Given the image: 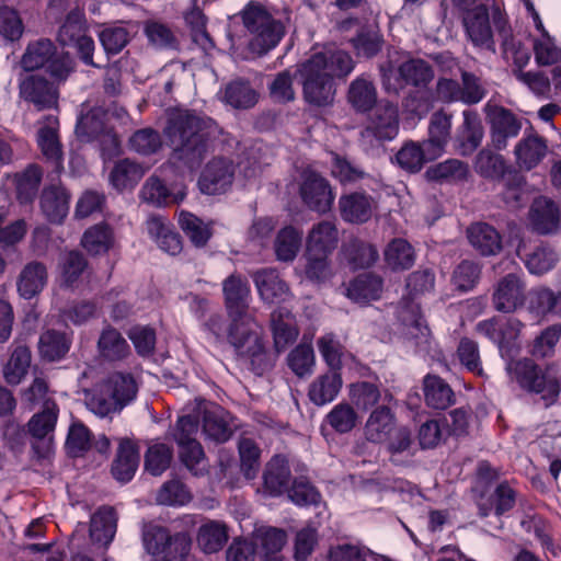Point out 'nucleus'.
Wrapping results in <instances>:
<instances>
[{"label": "nucleus", "instance_id": "0e129e2a", "mask_svg": "<svg viewBox=\"0 0 561 561\" xmlns=\"http://www.w3.org/2000/svg\"><path fill=\"white\" fill-rule=\"evenodd\" d=\"M87 266L88 261L79 251H69L62 255L59 262L61 284L66 287L75 286Z\"/></svg>", "mask_w": 561, "mask_h": 561}, {"label": "nucleus", "instance_id": "4468645a", "mask_svg": "<svg viewBox=\"0 0 561 561\" xmlns=\"http://www.w3.org/2000/svg\"><path fill=\"white\" fill-rule=\"evenodd\" d=\"M20 96L37 110L53 108L58 103V88L46 78L31 75L19 84Z\"/></svg>", "mask_w": 561, "mask_h": 561}, {"label": "nucleus", "instance_id": "cd10ccee", "mask_svg": "<svg viewBox=\"0 0 561 561\" xmlns=\"http://www.w3.org/2000/svg\"><path fill=\"white\" fill-rule=\"evenodd\" d=\"M467 238L472 248L483 256L496 255L502 250V237L489 224H472L467 230Z\"/></svg>", "mask_w": 561, "mask_h": 561}, {"label": "nucleus", "instance_id": "c756f323", "mask_svg": "<svg viewBox=\"0 0 561 561\" xmlns=\"http://www.w3.org/2000/svg\"><path fill=\"white\" fill-rule=\"evenodd\" d=\"M339 231L336 226L328 220L314 225L307 237L309 255H330L337 247Z\"/></svg>", "mask_w": 561, "mask_h": 561}, {"label": "nucleus", "instance_id": "774afa93", "mask_svg": "<svg viewBox=\"0 0 561 561\" xmlns=\"http://www.w3.org/2000/svg\"><path fill=\"white\" fill-rule=\"evenodd\" d=\"M329 425L337 433H350L358 423V414L347 402H340L325 416Z\"/></svg>", "mask_w": 561, "mask_h": 561}, {"label": "nucleus", "instance_id": "052dcab7", "mask_svg": "<svg viewBox=\"0 0 561 561\" xmlns=\"http://www.w3.org/2000/svg\"><path fill=\"white\" fill-rule=\"evenodd\" d=\"M514 505V490L510 485L501 483L496 488L493 496L488 501V503H481L479 505V512L482 517H488L492 513L500 517L510 510H512Z\"/></svg>", "mask_w": 561, "mask_h": 561}, {"label": "nucleus", "instance_id": "f257e3e1", "mask_svg": "<svg viewBox=\"0 0 561 561\" xmlns=\"http://www.w3.org/2000/svg\"><path fill=\"white\" fill-rule=\"evenodd\" d=\"M225 306L229 317V340L234 353L249 360L251 369L257 376L274 366V359L265 347L262 328L255 317L249 312L251 290L249 284L239 275H230L222 284Z\"/></svg>", "mask_w": 561, "mask_h": 561}, {"label": "nucleus", "instance_id": "79ce46f5", "mask_svg": "<svg viewBox=\"0 0 561 561\" xmlns=\"http://www.w3.org/2000/svg\"><path fill=\"white\" fill-rule=\"evenodd\" d=\"M228 414L219 407L205 409L202 412L203 432L208 439L216 443L227 442L231 434V427L227 421Z\"/></svg>", "mask_w": 561, "mask_h": 561}, {"label": "nucleus", "instance_id": "4d7b16f0", "mask_svg": "<svg viewBox=\"0 0 561 561\" xmlns=\"http://www.w3.org/2000/svg\"><path fill=\"white\" fill-rule=\"evenodd\" d=\"M30 365V348L25 345L16 346L3 368V375L7 382L10 385H19L26 376Z\"/></svg>", "mask_w": 561, "mask_h": 561}, {"label": "nucleus", "instance_id": "6e6d98bb", "mask_svg": "<svg viewBox=\"0 0 561 561\" xmlns=\"http://www.w3.org/2000/svg\"><path fill=\"white\" fill-rule=\"evenodd\" d=\"M224 100L234 108H250L257 102V93L248 81L238 79L227 84Z\"/></svg>", "mask_w": 561, "mask_h": 561}, {"label": "nucleus", "instance_id": "a211bd4d", "mask_svg": "<svg viewBox=\"0 0 561 561\" xmlns=\"http://www.w3.org/2000/svg\"><path fill=\"white\" fill-rule=\"evenodd\" d=\"M529 222L540 234L556 233L561 228V207L552 199L539 196L530 206Z\"/></svg>", "mask_w": 561, "mask_h": 561}, {"label": "nucleus", "instance_id": "9b49d317", "mask_svg": "<svg viewBox=\"0 0 561 561\" xmlns=\"http://www.w3.org/2000/svg\"><path fill=\"white\" fill-rule=\"evenodd\" d=\"M398 317L404 327L407 339L419 353H428L432 350V334L426 321L421 314L420 305L413 298H403Z\"/></svg>", "mask_w": 561, "mask_h": 561}, {"label": "nucleus", "instance_id": "473e14b6", "mask_svg": "<svg viewBox=\"0 0 561 561\" xmlns=\"http://www.w3.org/2000/svg\"><path fill=\"white\" fill-rule=\"evenodd\" d=\"M342 385L341 373L328 370L310 383L308 397L313 404L319 407L325 405L337 397Z\"/></svg>", "mask_w": 561, "mask_h": 561}, {"label": "nucleus", "instance_id": "393cba45", "mask_svg": "<svg viewBox=\"0 0 561 561\" xmlns=\"http://www.w3.org/2000/svg\"><path fill=\"white\" fill-rule=\"evenodd\" d=\"M397 428L396 415L387 405L375 408L364 426L365 438L374 444L386 443Z\"/></svg>", "mask_w": 561, "mask_h": 561}, {"label": "nucleus", "instance_id": "a19ab883", "mask_svg": "<svg viewBox=\"0 0 561 561\" xmlns=\"http://www.w3.org/2000/svg\"><path fill=\"white\" fill-rule=\"evenodd\" d=\"M382 290V279L379 276L365 273L358 275L346 288V296L357 304L377 300Z\"/></svg>", "mask_w": 561, "mask_h": 561}, {"label": "nucleus", "instance_id": "a18cd8bd", "mask_svg": "<svg viewBox=\"0 0 561 561\" xmlns=\"http://www.w3.org/2000/svg\"><path fill=\"white\" fill-rule=\"evenodd\" d=\"M100 355L106 360H122L129 353L130 347L124 336L114 328H105L98 341Z\"/></svg>", "mask_w": 561, "mask_h": 561}, {"label": "nucleus", "instance_id": "2f4dec72", "mask_svg": "<svg viewBox=\"0 0 561 561\" xmlns=\"http://www.w3.org/2000/svg\"><path fill=\"white\" fill-rule=\"evenodd\" d=\"M547 141L538 135L523 137L515 146L514 153L519 168L531 170L547 156Z\"/></svg>", "mask_w": 561, "mask_h": 561}, {"label": "nucleus", "instance_id": "f3484780", "mask_svg": "<svg viewBox=\"0 0 561 561\" xmlns=\"http://www.w3.org/2000/svg\"><path fill=\"white\" fill-rule=\"evenodd\" d=\"M59 122L54 115H48L42 122L37 131V145L42 154L53 165L54 171L59 175L64 170L62 150L58 136Z\"/></svg>", "mask_w": 561, "mask_h": 561}, {"label": "nucleus", "instance_id": "6ab92c4d", "mask_svg": "<svg viewBox=\"0 0 561 561\" xmlns=\"http://www.w3.org/2000/svg\"><path fill=\"white\" fill-rule=\"evenodd\" d=\"M466 34L471 43L481 49L495 53V42L490 25V15L485 7H477L463 18Z\"/></svg>", "mask_w": 561, "mask_h": 561}, {"label": "nucleus", "instance_id": "2eb2a0df", "mask_svg": "<svg viewBox=\"0 0 561 561\" xmlns=\"http://www.w3.org/2000/svg\"><path fill=\"white\" fill-rule=\"evenodd\" d=\"M233 176V163L228 159L216 158L206 164L199 176L198 187L207 195L221 194L231 186Z\"/></svg>", "mask_w": 561, "mask_h": 561}, {"label": "nucleus", "instance_id": "c03bdc74", "mask_svg": "<svg viewBox=\"0 0 561 561\" xmlns=\"http://www.w3.org/2000/svg\"><path fill=\"white\" fill-rule=\"evenodd\" d=\"M347 99L356 112L366 113L377 103V91L371 80L360 76L352 81Z\"/></svg>", "mask_w": 561, "mask_h": 561}, {"label": "nucleus", "instance_id": "4c0bfd02", "mask_svg": "<svg viewBox=\"0 0 561 561\" xmlns=\"http://www.w3.org/2000/svg\"><path fill=\"white\" fill-rule=\"evenodd\" d=\"M436 159L430 154L424 141H405L396 154L399 167L409 173L420 172L424 164Z\"/></svg>", "mask_w": 561, "mask_h": 561}, {"label": "nucleus", "instance_id": "09e8293b", "mask_svg": "<svg viewBox=\"0 0 561 561\" xmlns=\"http://www.w3.org/2000/svg\"><path fill=\"white\" fill-rule=\"evenodd\" d=\"M399 78L409 85L423 88L434 78L432 66L420 58H411L402 62L398 68Z\"/></svg>", "mask_w": 561, "mask_h": 561}, {"label": "nucleus", "instance_id": "49530a36", "mask_svg": "<svg viewBox=\"0 0 561 561\" xmlns=\"http://www.w3.org/2000/svg\"><path fill=\"white\" fill-rule=\"evenodd\" d=\"M113 244V230L108 225L103 222L87 229L81 238V245L90 255L105 254Z\"/></svg>", "mask_w": 561, "mask_h": 561}, {"label": "nucleus", "instance_id": "f704fd0d", "mask_svg": "<svg viewBox=\"0 0 561 561\" xmlns=\"http://www.w3.org/2000/svg\"><path fill=\"white\" fill-rule=\"evenodd\" d=\"M117 516L110 506L100 507L90 519V538L93 542L107 547L114 539Z\"/></svg>", "mask_w": 561, "mask_h": 561}, {"label": "nucleus", "instance_id": "c9c22d12", "mask_svg": "<svg viewBox=\"0 0 561 561\" xmlns=\"http://www.w3.org/2000/svg\"><path fill=\"white\" fill-rule=\"evenodd\" d=\"M527 310L536 318H546L559 311L561 291H553L546 286L531 288L526 297Z\"/></svg>", "mask_w": 561, "mask_h": 561}, {"label": "nucleus", "instance_id": "bf43d9fd", "mask_svg": "<svg viewBox=\"0 0 561 561\" xmlns=\"http://www.w3.org/2000/svg\"><path fill=\"white\" fill-rule=\"evenodd\" d=\"M255 545H260L263 554L277 556L286 542V533L283 529L260 525L254 528L251 535Z\"/></svg>", "mask_w": 561, "mask_h": 561}, {"label": "nucleus", "instance_id": "13d9d810", "mask_svg": "<svg viewBox=\"0 0 561 561\" xmlns=\"http://www.w3.org/2000/svg\"><path fill=\"white\" fill-rule=\"evenodd\" d=\"M302 232L293 226L283 228L275 240V254L279 261H293L301 247Z\"/></svg>", "mask_w": 561, "mask_h": 561}, {"label": "nucleus", "instance_id": "423d86ee", "mask_svg": "<svg viewBox=\"0 0 561 561\" xmlns=\"http://www.w3.org/2000/svg\"><path fill=\"white\" fill-rule=\"evenodd\" d=\"M243 24L251 35L249 47L259 55L276 47L285 34L284 23L259 3L251 2L244 9Z\"/></svg>", "mask_w": 561, "mask_h": 561}, {"label": "nucleus", "instance_id": "69168bd1", "mask_svg": "<svg viewBox=\"0 0 561 561\" xmlns=\"http://www.w3.org/2000/svg\"><path fill=\"white\" fill-rule=\"evenodd\" d=\"M201 416L202 411L198 409L178 417L175 426L171 430V435L178 446L198 442L196 435L199 428Z\"/></svg>", "mask_w": 561, "mask_h": 561}, {"label": "nucleus", "instance_id": "de8ad7c7", "mask_svg": "<svg viewBox=\"0 0 561 561\" xmlns=\"http://www.w3.org/2000/svg\"><path fill=\"white\" fill-rule=\"evenodd\" d=\"M530 44L537 66L549 67L561 62V45L551 34L533 36Z\"/></svg>", "mask_w": 561, "mask_h": 561}, {"label": "nucleus", "instance_id": "e2e57ef3", "mask_svg": "<svg viewBox=\"0 0 561 561\" xmlns=\"http://www.w3.org/2000/svg\"><path fill=\"white\" fill-rule=\"evenodd\" d=\"M70 348V340L67 334L48 330L39 337V353L48 360H57L64 357Z\"/></svg>", "mask_w": 561, "mask_h": 561}, {"label": "nucleus", "instance_id": "1a4fd4ad", "mask_svg": "<svg viewBox=\"0 0 561 561\" xmlns=\"http://www.w3.org/2000/svg\"><path fill=\"white\" fill-rule=\"evenodd\" d=\"M524 323L516 318L501 319L493 317L480 321L477 331L499 346L502 357L511 359L518 351L517 340Z\"/></svg>", "mask_w": 561, "mask_h": 561}, {"label": "nucleus", "instance_id": "7c9ffc66", "mask_svg": "<svg viewBox=\"0 0 561 561\" xmlns=\"http://www.w3.org/2000/svg\"><path fill=\"white\" fill-rule=\"evenodd\" d=\"M47 279L48 273L45 264L37 261L30 262L22 268L18 277V293L24 299H32L44 289Z\"/></svg>", "mask_w": 561, "mask_h": 561}, {"label": "nucleus", "instance_id": "6e6552de", "mask_svg": "<svg viewBox=\"0 0 561 561\" xmlns=\"http://www.w3.org/2000/svg\"><path fill=\"white\" fill-rule=\"evenodd\" d=\"M84 13L73 10L68 13L59 28L58 41L62 46L75 47L85 65L98 67L93 61L94 41L87 34Z\"/></svg>", "mask_w": 561, "mask_h": 561}, {"label": "nucleus", "instance_id": "ddd939ff", "mask_svg": "<svg viewBox=\"0 0 561 561\" xmlns=\"http://www.w3.org/2000/svg\"><path fill=\"white\" fill-rule=\"evenodd\" d=\"M399 133V113L397 105L386 101L380 102L374 113L370 124L362 131V138H376L379 141H390Z\"/></svg>", "mask_w": 561, "mask_h": 561}, {"label": "nucleus", "instance_id": "3c124183", "mask_svg": "<svg viewBox=\"0 0 561 561\" xmlns=\"http://www.w3.org/2000/svg\"><path fill=\"white\" fill-rule=\"evenodd\" d=\"M228 540L227 527L218 520H208L203 524L197 534V543L206 553L219 551Z\"/></svg>", "mask_w": 561, "mask_h": 561}, {"label": "nucleus", "instance_id": "e433bc0d", "mask_svg": "<svg viewBox=\"0 0 561 561\" xmlns=\"http://www.w3.org/2000/svg\"><path fill=\"white\" fill-rule=\"evenodd\" d=\"M70 194L64 186L51 185L43 191L41 206L47 219L61 222L69 211Z\"/></svg>", "mask_w": 561, "mask_h": 561}, {"label": "nucleus", "instance_id": "9d476101", "mask_svg": "<svg viewBox=\"0 0 561 561\" xmlns=\"http://www.w3.org/2000/svg\"><path fill=\"white\" fill-rule=\"evenodd\" d=\"M300 180L299 194L302 203L310 210L319 214L329 213L335 199L330 182L311 169L304 170Z\"/></svg>", "mask_w": 561, "mask_h": 561}, {"label": "nucleus", "instance_id": "39448f33", "mask_svg": "<svg viewBox=\"0 0 561 561\" xmlns=\"http://www.w3.org/2000/svg\"><path fill=\"white\" fill-rule=\"evenodd\" d=\"M26 72L45 69L57 83L65 82L75 70V60L68 53L59 51L48 38L30 42L20 59Z\"/></svg>", "mask_w": 561, "mask_h": 561}, {"label": "nucleus", "instance_id": "aec40b11", "mask_svg": "<svg viewBox=\"0 0 561 561\" xmlns=\"http://www.w3.org/2000/svg\"><path fill=\"white\" fill-rule=\"evenodd\" d=\"M493 24L496 35L501 39L504 59L512 61L517 67L516 70H523L530 59L528 49L515 39L507 20L500 12L493 14Z\"/></svg>", "mask_w": 561, "mask_h": 561}, {"label": "nucleus", "instance_id": "f03ea898", "mask_svg": "<svg viewBox=\"0 0 561 561\" xmlns=\"http://www.w3.org/2000/svg\"><path fill=\"white\" fill-rule=\"evenodd\" d=\"M216 133L217 126L210 118L190 111L170 115L164 135L173 149L171 160L181 173H192L199 168Z\"/></svg>", "mask_w": 561, "mask_h": 561}, {"label": "nucleus", "instance_id": "864d4df0", "mask_svg": "<svg viewBox=\"0 0 561 561\" xmlns=\"http://www.w3.org/2000/svg\"><path fill=\"white\" fill-rule=\"evenodd\" d=\"M59 409L55 401H45L44 409L28 421V432L35 438H45L54 432Z\"/></svg>", "mask_w": 561, "mask_h": 561}, {"label": "nucleus", "instance_id": "ea45409f", "mask_svg": "<svg viewBox=\"0 0 561 561\" xmlns=\"http://www.w3.org/2000/svg\"><path fill=\"white\" fill-rule=\"evenodd\" d=\"M425 403L435 410H445L455 402L450 386L436 375H427L423 381Z\"/></svg>", "mask_w": 561, "mask_h": 561}, {"label": "nucleus", "instance_id": "603ef678", "mask_svg": "<svg viewBox=\"0 0 561 561\" xmlns=\"http://www.w3.org/2000/svg\"><path fill=\"white\" fill-rule=\"evenodd\" d=\"M385 261L392 271L409 270L415 262L414 249L404 239H393L385 250Z\"/></svg>", "mask_w": 561, "mask_h": 561}, {"label": "nucleus", "instance_id": "37998d69", "mask_svg": "<svg viewBox=\"0 0 561 561\" xmlns=\"http://www.w3.org/2000/svg\"><path fill=\"white\" fill-rule=\"evenodd\" d=\"M476 172L488 180L501 181L508 171H512L504 157L490 149H482L474 160Z\"/></svg>", "mask_w": 561, "mask_h": 561}, {"label": "nucleus", "instance_id": "bb28decb", "mask_svg": "<svg viewBox=\"0 0 561 561\" xmlns=\"http://www.w3.org/2000/svg\"><path fill=\"white\" fill-rule=\"evenodd\" d=\"M263 489L270 496H279L289 491L290 469L284 456H274L266 465L263 474Z\"/></svg>", "mask_w": 561, "mask_h": 561}, {"label": "nucleus", "instance_id": "f8f14e48", "mask_svg": "<svg viewBox=\"0 0 561 561\" xmlns=\"http://www.w3.org/2000/svg\"><path fill=\"white\" fill-rule=\"evenodd\" d=\"M526 285L517 274H507L494 287L492 302L499 312L510 313L525 302Z\"/></svg>", "mask_w": 561, "mask_h": 561}, {"label": "nucleus", "instance_id": "338daca9", "mask_svg": "<svg viewBox=\"0 0 561 561\" xmlns=\"http://www.w3.org/2000/svg\"><path fill=\"white\" fill-rule=\"evenodd\" d=\"M502 199L510 208H518L525 202V179L516 170L508 171L502 180Z\"/></svg>", "mask_w": 561, "mask_h": 561}, {"label": "nucleus", "instance_id": "0eeeda50", "mask_svg": "<svg viewBox=\"0 0 561 561\" xmlns=\"http://www.w3.org/2000/svg\"><path fill=\"white\" fill-rule=\"evenodd\" d=\"M506 370L512 379L528 391L541 393L545 400L553 401L560 393L558 369L556 365L541 368L533 359H507Z\"/></svg>", "mask_w": 561, "mask_h": 561}, {"label": "nucleus", "instance_id": "58836bf2", "mask_svg": "<svg viewBox=\"0 0 561 561\" xmlns=\"http://www.w3.org/2000/svg\"><path fill=\"white\" fill-rule=\"evenodd\" d=\"M468 164L458 159H447L430 167L425 176L430 182L438 184H456L468 178Z\"/></svg>", "mask_w": 561, "mask_h": 561}, {"label": "nucleus", "instance_id": "5fc2aeb1", "mask_svg": "<svg viewBox=\"0 0 561 561\" xmlns=\"http://www.w3.org/2000/svg\"><path fill=\"white\" fill-rule=\"evenodd\" d=\"M144 174L145 170L140 164L129 159H124L115 164L111 172L110 180L116 190L123 191L135 186Z\"/></svg>", "mask_w": 561, "mask_h": 561}, {"label": "nucleus", "instance_id": "7ed1b4c3", "mask_svg": "<svg viewBox=\"0 0 561 561\" xmlns=\"http://www.w3.org/2000/svg\"><path fill=\"white\" fill-rule=\"evenodd\" d=\"M354 69L351 55L343 50H323L312 54L298 73L305 100L316 106H328L334 101V78L348 76Z\"/></svg>", "mask_w": 561, "mask_h": 561}, {"label": "nucleus", "instance_id": "20e7f679", "mask_svg": "<svg viewBox=\"0 0 561 561\" xmlns=\"http://www.w3.org/2000/svg\"><path fill=\"white\" fill-rule=\"evenodd\" d=\"M138 383L130 373L114 371L85 394L88 409L100 417L121 412L137 397Z\"/></svg>", "mask_w": 561, "mask_h": 561}, {"label": "nucleus", "instance_id": "dca6fc26", "mask_svg": "<svg viewBox=\"0 0 561 561\" xmlns=\"http://www.w3.org/2000/svg\"><path fill=\"white\" fill-rule=\"evenodd\" d=\"M517 255L533 275H543L554 268L560 260L559 252L547 243L529 248L524 241L517 247Z\"/></svg>", "mask_w": 561, "mask_h": 561}, {"label": "nucleus", "instance_id": "680f3d73", "mask_svg": "<svg viewBox=\"0 0 561 561\" xmlns=\"http://www.w3.org/2000/svg\"><path fill=\"white\" fill-rule=\"evenodd\" d=\"M317 346L329 370L340 373L345 351L337 336L333 333H325L318 339Z\"/></svg>", "mask_w": 561, "mask_h": 561}, {"label": "nucleus", "instance_id": "4be33fe9", "mask_svg": "<svg viewBox=\"0 0 561 561\" xmlns=\"http://www.w3.org/2000/svg\"><path fill=\"white\" fill-rule=\"evenodd\" d=\"M463 122L455 136V147L459 154L467 157L473 153L482 142L484 130L481 118L474 111L462 113Z\"/></svg>", "mask_w": 561, "mask_h": 561}, {"label": "nucleus", "instance_id": "b1692460", "mask_svg": "<svg viewBox=\"0 0 561 561\" xmlns=\"http://www.w3.org/2000/svg\"><path fill=\"white\" fill-rule=\"evenodd\" d=\"M491 139L497 150L506 148L511 138L518 136L522 129L520 119L504 107L495 108L490 115Z\"/></svg>", "mask_w": 561, "mask_h": 561}, {"label": "nucleus", "instance_id": "c85d7f7f", "mask_svg": "<svg viewBox=\"0 0 561 561\" xmlns=\"http://www.w3.org/2000/svg\"><path fill=\"white\" fill-rule=\"evenodd\" d=\"M451 115L444 111L433 113L428 124V137L423 140L432 157L439 158L450 139Z\"/></svg>", "mask_w": 561, "mask_h": 561}, {"label": "nucleus", "instance_id": "8fccbe9b", "mask_svg": "<svg viewBox=\"0 0 561 561\" xmlns=\"http://www.w3.org/2000/svg\"><path fill=\"white\" fill-rule=\"evenodd\" d=\"M106 113L101 107H94L87 114L78 117L76 135L83 141H93L104 133L108 126L105 123Z\"/></svg>", "mask_w": 561, "mask_h": 561}, {"label": "nucleus", "instance_id": "412c9836", "mask_svg": "<svg viewBox=\"0 0 561 561\" xmlns=\"http://www.w3.org/2000/svg\"><path fill=\"white\" fill-rule=\"evenodd\" d=\"M271 331L273 335L274 348L277 354L285 351L293 344L298 335L296 317L286 306H280L271 314Z\"/></svg>", "mask_w": 561, "mask_h": 561}, {"label": "nucleus", "instance_id": "5701e85b", "mask_svg": "<svg viewBox=\"0 0 561 561\" xmlns=\"http://www.w3.org/2000/svg\"><path fill=\"white\" fill-rule=\"evenodd\" d=\"M253 280L261 299L266 304H285L291 297L287 284L276 270L257 271L253 275Z\"/></svg>", "mask_w": 561, "mask_h": 561}, {"label": "nucleus", "instance_id": "a878e982", "mask_svg": "<svg viewBox=\"0 0 561 561\" xmlns=\"http://www.w3.org/2000/svg\"><path fill=\"white\" fill-rule=\"evenodd\" d=\"M339 208L344 221L363 224L370 219L375 208V202L373 197L366 193L354 192L340 197Z\"/></svg>", "mask_w": 561, "mask_h": 561}, {"label": "nucleus", "instance_id": "72a5a7b5", "mask_svg": "<svg viewBox=\"0 0 561 561\" xmlns=\"http://www.w3.org/2000/svg\"><path fill=\"white\" fill-rule=\"evenodd\" d=\"M139 465V451L134 442L122 439L116 458L112 465V474L119 482H128L133 479Z\"/></svg>", "mask_w": 561, "mask_h": 561}]
</instances>
